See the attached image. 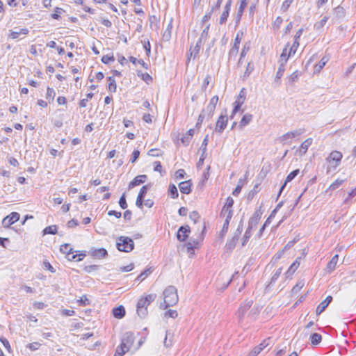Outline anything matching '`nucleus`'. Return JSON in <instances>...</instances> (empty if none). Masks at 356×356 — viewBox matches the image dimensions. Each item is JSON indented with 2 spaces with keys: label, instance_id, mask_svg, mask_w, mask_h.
I'll use <instances>...</instances> for the list:
<instances>
[{
  "label": "nucleus",
  "instance_id": "nucleus-1",
  "mask_svg": "<svg viewBox=\"0 0 356 356\" xmlns=\"http://www.w3.org/2000/svg\"><path fill=\"white\" fill-rule=\"evenodd\" d=\"M164 300L161 304V308L165 309L175 305L179 300L177 291L175 286H168L163 291Z\"/></svg>",
  "mask_w": 356,
  "mask_h": 356
},
{
  "label": "nucleus",
  "instance_id": "nucleus-2",
  "mask_svg": "<svg viewBox=\"0 0 356 356\" xmlns=\"http://www.w3.org/2000/svg\"><path fill=\"white\" fill-rule=\"evenodd\" d=\"M156 298L155 293L147 295L144 298H141L137 303V314L139 317L143 318L147 315V307L150 305Z\"/></svg>",
  "mask_w": 356,
  "mask_h": 356
},
{
  "label": "nucleus",
  "instance_id": "nucleus-3",
  "mask_svg": "<svg viewBox=\"0 0 356 356\" xmlns=\"http://www.w3.org/2000/svg\"><path fill=\"white\" fill-rule=\"evenodd\" d=\"M342 158L343 154L339 151L334 150L330 153L325 159L327 163V174H330L331 172L337 169V168L341 164Z\"/></svg>",
  "mask_w": 356,
  "mask_h": 356
},
{
  "label": "nucleus",
  "instance_id": "nucleus-4",
  "mask_svg": "<svg viewBox=\"0 0 356 356\" xmlns=\"http://www.w3.org/2000/svg\"><path fill=\"white\" fill-rule=\"evenodd\" d=\"M117 248L120 252H129L134 248L133 240L127 236H120L116 244Z\"/></svg>",
  "mask_w": 356,
  "mask_h": 356
},
{
  "label": "nucleus",
  "instance_id": "nucleus-5",
  "mask_svg": "<svg viewBox=\"0 0 356 356\" xmlns=\"http://www.w3.org/2000/svg\"><path fill=\"white\" fill-rule=\"evenodd\" d=\"M134 341V334L131 332H125L121 339V343L119 346L122 347L125 351H129Z\"/></svg>",
  "mask_w": 356,
  "mask_h": 356
},
{
  "label": "nucleus",
  "instance_id": "nucleus-6",
  "mask_svg": "<svg viewBox=\"0 0 356 356\" xmlns=\"http://www.w3.org/2000/svg\"><path fill=\"white\" fill-rule=\"evenodd\" d=\"M19 213L17 212H12L10 215L6 216L1 221L2 225L5 228L10 227V225L18 221L19 219Z\"/></svg>",
  "mask_w": 356,
  "mask_h": 356
},
{
  "label": "nucleus",
  "instance_id": "nucleus-7",
  "mask_svg": "<svg viewBox=\"0 0 356 356\" xmlns=\"http://www.w3.org/2000/svg\"><path fill=\"white\" fill-rule=\"evenodd\" d=\"M227 115L226 114H221L216 122L215 131L219 134L222 133L227 127Z\"/></svg>",
  "mask_w": 356,
  "mask_h": 356
},
{
  "label": "nucleus",
  "instance_id": "nucleus-8",
  "mask_svg": "<svg viewBox=\"0 0 356 356\" xmlns=\"http://www.w3.org/2000/svg\"><path fill=\"white\" fill-rule=\"evenodd\" d=\"M252 302V300H245L243 302L241 303L236 313V315L240 321L243 318L245 314L251 307Z\"/></svg>",
  "mask_w": 356,
  "mask_h": 356
},
{
  "label": "nucleus",
  "instance_id": "nucleus-9",
  "mask_svg": "<svg viewBox=\"0 0 356 356\" xmlns=\"http://www.w3.org/2000/svg\"><path fill=\"white\" fill-rule=\"evenodd\" d=\"M190 227L188 225L181 226L177 232V240L184 242L186 240L188 236V234L190 233Z\"/></svg>",
  "mask_w": 356,
  "mask_h": 356
},
{
  "label": "nucleus",
  "instance_id": "nucleus-10",
  "mask_svg": "<svg viewBox=\"0 0 356 356\" xmlns=\"http://www.w3.org/2000/svg\"><path fill=\"white\" fill-rule=\"evenodd\" d=\"M261 216V213L259 210H257L254 211L253 215L250 217L248 221V228L250 229H253L256 228L257 225H258L260 218Z\"/></svg>",
  "mask_w": 356,
  "mask_h": 356
},
{
  "label": "nucleus",
  "instance_id": "nucleus-11",
  "mask_svg": "<svg viewBox=\"0 0 356 356\" xmlns=\"http://www.w3.org/2000/svg\"><path fill=\"white\" fill-rule=\"evenodd\" d=\"M88 254L91 257H92L94 258H97V259H102L108 255L107 250L103 248H98V249L92 248L89 250Z\"/></svg>",
  "mask_w": 356,
  "mask_h": 356
},
{
  "label": "nucleus",
  "instance_id": "nucleus-12",
  "mask_svg": "<svg viewBox=\"0 0 356 356\" xmlns=\"http://www.w3.org/2000/svg\"><path fill=\"white\" fill-rule=\"evenodd\" d=\"M302 29H300L295 35V40L292 44V46L290 47L289 49V56H292L295 54V53L297 51V49L299 46L298 39L300 38L302 33Z\"/></svg>",
  "mask_w": 356,
  "mask_h": 356
},
{
  "label": "nucleus",
  "instance_id": "nucleus-13",
  "mask_svg": "<svg viewBox=\"0 0 356 356\" xmlns=\"http://www.w3.org/2000/svg\"><path fill=\"white\" fill-rule=\"evenodd\" d=\"M241 40V38L240 37L239 33H237L234 40V45L229 52V58H231L232 56H236L237 55Z\"/></svg>",
  "mask_w": 356,
  "mask_h": 356
},
{
  "label": "nucleus",
  "instance_id": "nucleus-14",
  "mask_svg": "<svg viewBox=\"0 0 356 356\" xmlns=\"http://www.w3.org/2000/svg\"><path fill=\"white\" fill-rule=\"evenodd\" d=\"M332 300V297L331 296H327L326 298L318 305L316 310V314H321L326 309Z\"/></svg>",
  "mask_w": 356,
  "mask_h": 356
},
{
  "label": "nucleus",
  "instance_id": "nucleus-15",
  "mask_svg": "<svg viewBox=\"0 0 356 356\" xmlns=\"http://www.w3.org/2000/svg\"><path fill=\"white\" fill-rule=\"evenodd\" d=\"M147 177L145 175H141L136 176L129 184V189H131L136 186H138L141 184H143Z\"/></svg>",
  "mask_w": 356,
  "mask_h": 356
},
{
  "label": "nucleus",
  "instance_id": "nucleus-16",
  "mask_svg": "<svg viewBox=\"0 0 356 356\" xmlns=\"http://www.w3.org/2000/svg\"><path fill=\"white\" fill-rule=\"evenodd\" d=\"M192 183L191 180L181 181L179 184L181 193L184 194H189L191 192Z\"/></svg>",
  "mask_w": 356,
  "mask_h": 356
},
{
  "label": "nucleus",
  "instance_id": "nucleus-17",
  "mask_svg": "<svg viewBox=\"0 0 356 356\" xmlns=\"http://www.w3.org/2000/svg\"><path fill=\"white\" fill-rule=\"evenodd\" d=\"M299 172H300V170L298 169H296V170L292 171L291 173H289L288 175V176L286 178V180H285L284 183L282 184V186H281V188L280 189V191H279V193H278V197L280 195V194L282 193V191L284 190V188L286 186V184L288 182L291 181L299 174Z\"/></svg>",
  "mask_w": 356,
  "mask_h": 356
},
{
  "label": "nucleus",
  "instance_id": "nucleus-18",
  "mask_svg": "<svg viewBox=\"0 0 356 356\" xmlns=\"http://www.w3.org/2000/svg\"><path fill=\"white\" fill-rule=\"evenodd\" d=\"M339 260V255L335 254L332 259L327 263L325 270L327 273H331L336 268L337 264Z\"/></svg>",
  "mask_w": 356,
  "mask_h": 356
},
{
  "label": "nucleus",
  "instance_id": "nucleus-19",
  "mask_svg": "<svg viewBox=\"0 0 356 356\" xmlns=\"http://www.w3.org/2000/svg\"><path fill=\"white\" fill-rule=\"evenodd\" d=\"M312 138H309L301 144L299 149L298 150V154L300 156H302L306 154L309 147L312 144Z\"/></svg>",
  "mask_w": 356,
  "mask_h": 356
},
{
  "label": "nucleus",
  "instance_id": "nucleus-20",
  "mask_svg": "<svg viewBox=\"0 0 356 356\" xmlns=\"http://www.w3.org/2000/svg\"><path fill=\"white\" fill-rule=\"evenodd\" d=\"M246 6H247V3L245 1H241V3H240V6H239V8L238 9L236 15V17L234 18V20H235L236 26L239 24V22H240V21L241 19V17H242L243 13L244 11V9L246 7Z\"/></svg>",
  "mask_w": 356,
  "mask_h": 356
},
{
  "label": "nucleus",
  "instance_id": "nucleus-21",
  "mask_svg": "<svg viewBox=\"0 0 356 356\" xmlns=\"http://www.w3.org/2000/svg\"><path fill=\"white\" fill-rule=\"evenodd\" d=\"M252 118L253 116L252 114L246 113L245 115H244L241 118V121L239 122L238 128L240 129H243V127L247 126L252 121Z\"/></svg>",
  "mask_w": 356,
  "mask_h": 356
},
{
  "label": "nucleus",
  "instance_id": "nucleus-22",
  "mask_svg": "<svg viewBox=\"0 0 356 356\" xmlns=\"http://www.w3.org/2000/svg\"><path fill=\"white\" fill-rule=\"evenodd\" d=\"M112 313L115 318L120 319L124 316L125 309L123 306L120 305L119 307L113 308Z\"/></svg>",
  "mask_w": 356,
  "mask_h": 356
},
{
  "label": "nucleus",
  "instance_id": "nucleus-23",
  "mask_svg": "<svg viewBox=\"0 0 356 356\" xmlns=\"http://www.w3.org/2000/svg\"><path fill=\"white\" fill-rule=\"evenodd\" d=\"M284 71H285L284 63H280V66H279L278 70L276 73L275 78V82L277 83L278 85L280 84V79H281L282 76H283Z\"/></svg>",
  "mask_w": 356,
  "mask_h": 356
},
{
  "label": "nucleus",
  "instance_id": "nucleus-24",
  "mask_svg": "<svg viewBox=\"0 0 356 356\" xmlns=\"http://www.w3.org/2000/svg\"><path fill=\"white\" fill-rule=\"evenodd\" d=\"M334 17L337 19H343L346 15V10L341 6H338L334 9Z\"/></svg>",
  "mask_w": 356,
  "mask_h": 356
},
{
  "label": "nucleus",
  "instance_id": "nucleus-25",
  "mask_svg": "<svg viewBox=\"0 0 356 356\" xmlns=\"http://www.w3.org/2000/svg\"><path fill=\"white\" fill-rule=\"evenodd\" d=\"M303 133V130L299 129V130H295L293 131L287 132L286 134H284L282 136V140H285L289 138H293L296 136H300Z\"/></svg>",
  "mask_w": 356,
  "mask_h": 356
},
{
  "label": "nucleus",
  "instance_id": "nucleus-26",
  "mask_svg": "<svg viewBox=\"0 0 356 356\" xmlns=\"http://www.w3.org/2000/svg\"><path fill=\"white\" fill-rule=\"evenodd\" d=\"M300 74V73L298 70L293 72L290 76L287 77L286 84L292 86L293 83L298 81Z\"/></svg>",
  "mask_w": 356,
  "mask_h": 356
},
{
  "label": "nucleus",
  "instance_id": "nucleus-27",
  "mask_svg": "<svg viewBox=\"0 0 356 356\" xmlns=\"http://www.w3.org/2000/svg\"><path fill=\"white\" fill-rule=\"evenodd\" d=\"M29 32V29L26 28L24 29H20L19 31H11L10 33V37L13 39H16L19 37L20 34L26 35Z\"/></svg>",
  "mask_w": 356,
  "mask_h": 356
},
{
  "label": "nucleus",
  "instance_id": "nucleus-28",
  "mask_svg": "<svg viewBox=\"0 0 356 356\" xmlns=\"http://www.w3.org/2000/svg\"><path fill=\"white\" fill-rule=\"evenodd\" d=\"M168 194L173 199L177 198L179 193L177 186L174 184H170L168 188Z\"/></svg>",
  "mask_w": 356,
  "mask_h": 356
},
{
  "label": "nucleus",
  "instance_id": "nucleus-29",
  "mask_svg": "<svg viewBox=\"0 0 356 356\" xmlns=\"http://www.w3.org/2000/svg\"><path fill=\"white\" fill-rule=\"evenodd\" d=\"M108 89L111 92H115L116 91L117 86L115 80L112 76H108Z\"/></svg>",
  "mask_w": 356,
  "mask_h": 356
},
{
  "label": "nucleus",
  "instance_id": "nucleus-30",
  "mask_svg": "<svg viewBox=\"0 0 356 356\" xmlns=\"http://www.w3.org/2000/svg\"><path fill=\"white\" fill-rule=\"evenodd\" d=\"M220 215L225 216V219L227 220H231L233 216V210L232 209H229L223 206Z\"/></svg>",
  "mask_w": 356,
  "mask_h": 356
},
{
  "label": "nucleus",
  "instance_id": "nucleus-31",
  "mask_svg": "<svg viewBox=\"0 0 356 356\" xmlns=\"http://www.w3.org/2000/svg\"><path fill=\"white\" fill-rule=\"evenodd\" d=\"M56 96L55 90L50 87H47V94H46V99L51 103L54 101V97Z\"/></svg>",
  "mask_w": 356,
  "mask_h": 356
},
{
  "label": "nucleus",
  "instance_id": "nucleus-32",
  "mask_svg": "<svg viewBox=\"0 0 356 356\" xmlns=\"http://www.w3.org/2000/svg\"><path fill=\"white\" fill-rule=\"evenodd\" d=\"M230 10L223 8V11L220 17L219 24H224L227 20Z\"/></svg>",
  "mask_w": 356,
  "mask_h": 356
},
{
  "label": "nucleus",
  "instance_id": "nucleus-33",
  "mask_svg": "<svg viewBox=\"0 0 356 356\" xmlns=\"http://www.w3.org/2000/svg\"><path fill=\"white\" fill-rule=\"evenodd\" d=\"M238 240V239H236L234 237H232L230 240H228L225 245L226 250L229 251L232 250L235 248Z\"/></svg>",
  "mask_w": 356,
  "mask_h": 356
},
{
  "label": "nucleus",
  "instance_id": "nucleus-34",
  "mask_svg": "<svg viewBox=\"0 0 356 356\" xmlns=\"http://www.w3.org/2000/svg\"><path fill=\"white\" fill-rule=\"evenodd\" d=\"M310 340H311V343L313 345H318V343H321V341L322 340V337L318 333H313L310 336Z\"/></svg>",
  "mask_w": 356,
  "mask_h": 356
},
{
  "label": "nucleus",
  "instance_id": "nucleus-35",
  "mask_svg": "<svg viewBox=\"0 0 356 356\" xmlns=\"http://www.w3.org/2000/svg\"><path fill=\"white\" fill-rule=\"evenodd\" d=\"M204 27L202 30V32L201 33V35L199 38V40L203 41V42H205L207 39V37H208V32H209V27H210V24H207L206 25H203Z\"/></svg>",
  "mask_w": 356,
  "mask_h": 356
},
{
  "label": "nucleus",
  "instance_id": "nucleus-36",
  "mask_svg": "<svg viewBox=\"0 0 356 356\" xmlns=\"http://www.w3.org/2000/svg\"><path fill=\"white\" fill-rule=\"evenodd\" d=\"M60 250L61 252L67 254L68 256L73 253V249L70 247V244L65 243L60 245Z\"/></svg>",
  "mask_w": 356,
  "mask_h": 356
},
{
  "label": "nucleus",
  "instance_id": "nucleus-37",
  "mask_svg": "<svg viewBox=\"0 0 356 356\" xmlns=\"http://www.w3.org/2000/svg\"><path fill=\"white\" fill-rule=\"evenodd\" d=\"M328 60H329V58L327 57H326V56L323 57L321 58V60L319 61V63L315 65V70L316 71L321 70L324 67V66L325 65V64L327 63Z\"/></svg>",
  "mask_w": 356,
  "mask_h": 356
},
{
  "label": "nucleus",
  "instance_id": "nucleus-38",
  "mask_svg": "<svg viewBox=\"0 0 356 356\" xmlns=\"http://www.w3.org/2000/svg\"><path fill=\"white\" fill-rule=\"evenodd\" d=\"M57 233V226L51 225L46 227L43 230V234H56Z\"/></svg>",
  "mask_w": 356,
  "mask_h": 356
},
{
  "label": "nucleus",
  "instance_id": "nucleus-39",
  "mask_svg": "<svg viewBox=\"0 0 356 356\" xmlns=\"http://www.w3.org/2000/svg\"><path fill=\"white\" fill-rule=\"evenodd\" d=\"M254 67L252 62H249L247 65L245 71L243 74V78L245 79L250 76V74L254 71Z\"/></svg>",
  "mask_w": 356,
  "mask_h": 356
},
{
  "label": "nucleus",
  "instance_id": "nucleus-40",
  "mask_svg": "<svg viewBox=\"0 0 356 356\" xmlns=\"http://www.w3.org/2000/svg\"><path fill=\"white\" fill-rule=\"evenodd\" d=\"M216 11V10H212V6H211V9L202 17V23L203 25L209 24L208 22L211 17L212 13Z\"/></svg>",
  "mask_w": 356,
  "mask_h": 356
},
{
  "label": "nucleus",
  "instance_id": "nucleus-41",
  "mask_svg": "<svg viewBox=\"0 0 356 356\" xmlns=\"http://www.w3.org/2000/svg\"><path fill=\"white\" fill-rule=\"evenodd\" d=\"M290 56L289 53L287 54V47H285L280 55L279 63H284V64H286Z\"/></svg>",
  "mask_w": 356,
  "mask_h": 356
},
{
  "label": "nucleus",
  "instance_id": "nucleus-42",
  "mask_svg": "<svg viewBox=\"0 0 356 356\" xmlns=\"http://www.w3.org/2000/svg\"><path fill=\"white\" fill-rule=\"evenodd\" d=\"M129 60L134 65L138 63L141 65L145 69H147L148 65L143 60H138L134 56H130Z\"/></svg>",
  "mask_w": 356,
  "mask_h": 356
},
{
  "label": "nucleus",
  "instance_id": "nucleus-43",
  "mask_svg": "<svg viewBox=\"0 0 356 356\" xmlns=\"http://www.w3.org/2000/svg\"><path fill=\"white\" fill-rule=\"evenodd\" d=\"M172 28V20L168 24L165 31H164V33L163 35V38H165L166 40H169V39L171 37V30Z\"/></svg>",
  "mask_w": 356,
  "mask_h": 356
},
{
  "label": "nucleus",
  "instance_id": "nucleus-44",
  "mask_svg": "<svg viewBox=\"0 0 356 356\" xmlns=\"http://www.w3.org/2000/svg\"><path fill=\"white\" fill-rule=\"evenodd\" d=\"M327 19H328V17L324 16L321 21L316 22L314 24V28L316 30H319V29H322L325 26V24H326Z\"/></svg>",
  "mask_w": 356,
  "mask_h": 356
},
{
  "label": "nucleus",
  "instance_id": "nucleus-45",
  "mask_svg": "<svg viewBox=\"0 0 356 356\" xmlns=\"http://www.w3.org/2000/svg\"><path fill=\"white\" fill-rule=\"evenodd\" d=\"M344 179H336L329 187V190L334 191L339 188L343 182Z\"/></svg>",
  "mask_w": 356,
  "mask_h": 356
},
{
  "label": "nucleus",
  "instance_id": "nucleus-46",
  "mask_svg": "<svg viewBox=\"0 0 356 356\" xmlns=\"http://www.w3.org/2000/svg\"><path fill=\"white\" fill-rule=\"evenodd\" d=\"M252 229H250L249 228H247L245 232V234L243 237V241H242V245L244 246L245 245V244L248 243L249 238H250V236H252Z\"/></svg>",
  "mask_w": 356,
  "mask_h": 356
},
{
  "label": "nucleus",
  "instance_id": "nucleus-47",
  "mask_svg": "<svg viewBox=\"0 0 356 356\" xmlns=\"http://www.w3.org/2000/svg\"><path fill=\"white\" fill-rule=\"evenodd\" d=\"M216 108L213 107V106L208 105L206 108V109H204L205 111V115H207L208 118H211Z\"/></svg>",
  "mask_w": 356,
  "mask_h": 356
},
{
  "label": "nucleus",
  "instance_id": "nucleus-48",
  "mask_svg": "<svg viewBox=\"0 0 356 356\" xmlns=\"http://www.w3.org/2000/svg\"><path fill=\"white\" fill-rule=\"evenodd\" d=\"M259 184H256L253 188L252 190H251L248 195V200H252L254 197V195L259 192L258 187Z\"/></svg>",
  "mask_w": 356,
  "mask_h": 356
},
{
  "label": "nucleus",
  "instance_id": "nucleus-49",
  "mask_svg": "<svg viewBox=\"0 0 356 356\" xmlns=\"http://www.w3.org/2000/svg\"><path fill=\"white\" fill-rule=\"evenodd\" d=\"M294 0H284L281 6V10L283 13H285L288 10L291 4L293 2Z\"/></svg>",
  "mask_w": 356,
  "mask_h": 356
},
{
  "label": "nucleus",
  "instance_id": "nucleus-50",
  "mask_svg": "<svg viewBox=\"0 0 356 356\" xmlns=\"http://www.w3.org/2000/svg\"><path fill=\"white\" fill-rule=\"evenodd\" d=\"M304 286V282L300 281L298 282L292 289L291 292L293 294L298 293Z\"/></svg>",
  "mask_w": 356,
  "mask_h": 356
},
{
  "label": "nucleus",
  "instance_id": "nucleus-51",
  "mask_svg": "<svg viewBox=\"0 0 356 356\" xmlns=\"http://www.w3.org/2000/svg\"><path fill=\"white\" fill-rule=\"evenodd\" d=\"M204 42L200 40H198L197 43H196V45L195 46L193 51L194 53V58H196V56L198 55L199 52H200V48H201V45Z\"/></svg>",
  "mask_w": 356,
  "mask_h": 356
},
{
  "label": "nucleus",
  "instance_id": "nucleus-52",
  "mask_svg": "<svg viewBox=\"0 0 356 356\" xmlns=\"http://www.w3.org/2000/svg\"><path fill=\"white\" fill-rule=\"evenodd\" d=\"M150 188V186L149 185H145L143 186L140 190V192L138 195V197L140 196V197H143V198H145L147 193V191Z\"/></svg>",
  "mask_w": 356,
  "mask_h": 356
},
{
  "label": "nucleus",
  "instance_id": "nucleus-53",
  "mask_svg": "<svg viewBox=\"0 0 356 356\" xmlns=\"http://www.w3.org/2000/svg\"><path fill=\"white\" fill-rule=\"evenodd\" d=\"M242 231H243V221L241 220L233 237L236 239H238L240 235L241 234Z\"/></svg>",
  "mask_w": 356,
  "mask_h": 356
},
{
  "label": "nucleus",
  "instance_id": "nucleus-54",
  "mask_svg": "<svg viewBox=\"0 0 356 356\" xmlns=\"http://www.w3.org/2000/svg\"><path fill=\"white\" fill-rule=\"evenodd\" d=\"M242 231H243V221L241 220L233 237L236 239H238L240 235L241 234Z\"/></svg>",
  "mask_w": 356,
  "mask_h": 356
},
{
  "label": "nucleus",
  "instance_id": "nucleus-55",
  "mask_svg": "<svg viewBox=\"0 0 356 356\" xmlns=\"http://www.w3.org/2000/svg\"><path fill=\"white\" fill-rule=\"evenodd\" d=\"M119 204H120V207L122 209H125L127 207V203L126 201L125 193H123L122 195L120 197V200H119Z\"/></svg>",
  "mask_w": 356,
  "mask_h": 356
},
{
  "label": "nucleus",
  "instance_id": "nucleus-56",
  "mask_svg": "<svg viewBox=\"0 0 356 356\" xmlns=\"http://www.w3.org/2000/svg\"><path fill=\"white\" fill-rule=\"evenodd\" d=\"M205 116H206L205 111L202 110L201 113L199 115V117H198L196 125H195L196 127H200V125L203 122L204 119L205 118Z\"/></svg>",
  "mask_w": 356,
  "mask_h": 356
},
{
  "label": "nucleus",
  "instance_id": "nucleus-57",
  "mask_svg": "<svg viewBox=\"0 0 356 356\" xmlns=\"http://www.w3.org/2000/svg\"><path fill=\"white\" fill-rule=\"evenodd\" d=\"M282 268H279L275 273L273 275L272 277H271V281H270V284L273 283V282H275L276 280L278 279V277H280V274L282 273Z\"/></svg>",
  "mask_w": 356,
  "mask_h": 356
},
{
  "label": "nucleus",
  "instance_id": "nucleus-58",
  "mask_svg": "<svg viewBox=\"0 0 356 356\" xmlns=\"http://www.w3.org/2000/svg\"><path fill=\"white\" fill-rule=\"evenodd\" d=\"M189 218L191 220H193L195 223L197 222V221L199 220L200 218V215L198 213L197 211H192L190 215H189Z\"/></svg>",
  "mask_w": 356,
  "mask_h": 356
},
{
  "label": "nucleus",
  "instance_id": "nucleus-59",
  "mask_svg": "<svg viewBox=\"0 0 356 356\" xmlns=\"http://www.w3.org/2000/svg\"><path fill=\"white\" fill-rule=\"evenodd\" d=\"M196 245H197V243L193 241V243L191 241H188V243H186L185 245L187 248L188 252H190L191 251H193Z\"/></svg>",
  "mask_w": 356,
  "mask_h": 356
},
{
  "label": "nucleus",
  "instance_id": "nucleus-60",
  "mask_svg": "<svg viewBox=\"0 0 356 356\" xmlns=\"http://www.w3.org/2000/svg\"><path fill=\"white\" fill-rule=\"evenodd\" d=\"M115 58L113 56L104 55L102 58V62L104 64H108L111 61H114Z\"/></svg>",
  "mask_w": 356,
  "mask_h": 356
},
{
  "label": "nucleus",
  "instance_id": "nucleus-61",
  "mask_svg": "<svg viewBox=\"0 0 356 356\" xmlns=\"http://www.w3.org/2000/svg\"><path fill=\"white\" fill-rule=\"evenodd\" d=\"M262 351V348L255 346L253 350L249 353L248 356H257Z\"/></svg>",
  "mask_w": 356,
  "mask_h": 356
},
{
  "label": "nucleus",
  "instance_id": "nucleus-62",
  "mask_svg": "<svg viewBox=\"0 0 356 356\" xmlns=\"http://www.w3.org/2000/svg\"><path fill=\"white\" fill-rule=\"evenodd\" d=\"M41 344L39 342H33L28 344L27 347L32 351L38 350Z\"/></svg>",
  "mask_w": 356,
  "mask_h": 356
},
{
  "label": "nucleus",
  "instance_id": "nucleus-63",
  "mask_svg": "<svg viewBox=\"0 0 356 356\" xmlns=\"http://www.w3.org/2000/svg\"><path fill=\"white\" fill-rule=\"evenodd\" d=\"M150 269H147L142 272L137 277V280H143L145 278H146L150 273H151Z\"/></svg>",
  "mask_w": 356,
  "mask_h": 356
},
{
  "label": "nucleus",
  "instance_id": "nucleus-64",
  "mask_svg": "<svg viewBox=\"0 0 356 356\" xmlns=\"http://www.w3.org/2000/svg\"><path fill=\"white\" fill-rule=\"evenodd\" d=\"M127 351H125L122 347L118 346L115 353L114 356H122Z\"/></svg>",
  "mask_w": 356,
  "mask_h": 356
}]
</instances>
